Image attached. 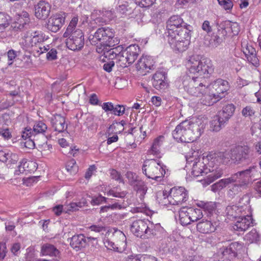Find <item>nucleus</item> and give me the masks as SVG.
Wrapping results in <instances>:
<instances>
[{"label":"nucleus","instance_id":"8fccbe9b","mask_svg":"<svg viewBox=\"0 0 261 261\" xmlns=\"http://www.w3.org/2000/svg\"><path fill=\"white\" fill-rule=\"evenodd\" d=\"M66 168L71 174H74L78 171V166L73 159L70 160L67 163Z\"/></svg>","mask_w":261,"mask_h":261},{"label":"nucleus","instance_id":"e2e57ef3","mask_svg":"<svg viewBox=\"0 0 261 261\" xmlns=\"http://www.w3.org/2000/svg\"><path fill=\"white\" fill-rule=\"evenodd\" d=\"M219 4L225 10H229L232 8L233 3L230 0H217Z\"/></svg>","mask_w":261,"mask_h":261},{"label":"nucleus","instance_id":"f8f14e48","mask_svg":"<svg viewBox=\"0 0 261 261\" xmlns=\"http://www.w3.org/2000/svg\"><path fill=\"white\" fill-rule=\"evenodd\" d=\"M217 29L219 35L225 37L227 35H237L240 32V27L236 22H231L229 20H226L217 23Z\"/></svg>","mask_w":261,"mask_h":261},{"label":"nucleus","instance_id":"72a5a7b5","mask_svg":"<svg viewBox=\"0 0 261 261\" xmlns=\"http://www.w3.org/2000/svg\"><path fill=\"white\" fill-rule=\"evenodd\" d=\"M235 109L236 108L233 105L229 104L224 106L222 110L219 111L218 114L228 122L230 118L233 115Z\"/></svg>","mask_w":261,"mask_h":261},{"label":"nucleus","instance_id":"aec40b11","mask_svg":"<svg viewBox=\"0 0 261 261\" xmlns=\"http://www.w3.org/2000/svg\"><path fill=\"white\" fill-rule=\"evenodd\" d=\"M241 248V244L236 242H233L228 247L224 249L222 252V254L224 258L231 260L237 256L238 251Z\"/></svg>","mask_w":261,"mask_h":261},{"label":"nucleus","instance_id":"5701e85b","mask_svg":"<svg viewBox=\"0 0 261 261\" xmlns=\"http://www.w3.org/2000/svg\"><path fill=\"white\" fill-rule=\"evenodd\" d=\"M192 30V26H188V28H181L180 30L174 32H170L168 33V41L170 44V41L171 38L174 40L175 43H178L179 41H181L182 40L185 39V32L188 34V35H191V32Z\"/></svg>","mask_w":261,"mask_h":261},{"label":"nucleus","instance_id":"f03ea898","mask_svg":"<svg viewBox=\"0 0 261 261\" xmlns=\"http://www.w3.org/2000/svg\"><path fill=\"white\" fill-rule=\"evenodd\" d=\"M257 170L255 166L250 167L246 170L239 171L232 174L228 178H233L231 184H233L229 186L227 192L228 196L232 198L245 189H246L250 183L256 179Z\"/></svg>","mask_w":261,"mask_h":261},{"label":"nucleus","instance_id":"393cba45","mask_svg":"<svg viewBox=\"0 0 261 261\" xmlns=\"http://www.w3.org/2000/svg\"><path fill=\"white\" fill-rule=\"evenodd\" d=\"M70 245L76 251H79L87 246V240L83 234H76L70 239Z\"/></svg>","mask_w":261,"mask_h":261},{"label":"nucleus","instance_id":"9d476101","mask_svg":"<svg viewBox=\"0 0 261 261\" xmlns=\"http://www.w3.org/2000/svg\"><path fill=\"white\" fill-rule=\"evenodd\" d=\"M164 194V205H180L188 199V192L184 187H173L170 189V193L166 197Z\"/></svg>","mask_w":261,"mask_h":261},{"label":"nucleus","instance_id":"5fc2aeb1","mask_svg":"<svg viewBox=\"0 0 261 261\" xmlns=\"http://www.w3.org/2000/svg\"><path fill=\"white\" fill-rule=\"evenodd\" d=\"M201 102L206 106L213 105L220 99H217L216 97H214L212 93L211 94L205 95L201 99Z\"/></svg>","mask_w":261,"mask_h":261},{"label":"nucleus","instance_id":"de8ad7c7","mask_svg":"<svg viewBox=\"0 0 261 261\" xmlns=\"http://www.w3.org/2000/svg\"><path fill=\"white\" fill-rule=\"evenodd\" d=\"M18 60L21 61L19 64L22 67L29 66L31 62L30 55L25 54L22 55V54L20 52L17 54V61Z\"/></svg>","mask_w":261,"mask_h":261},{"label":"nucleus","instance_id":"6e6d98bb","mask_svg":"<svg viewBox=\"0 0 261 261\" xmlns=\"http://www.w3.org/2000/svg\"><path fill=\"white\" fill-rule=\"evenodd\" d=\"M255 113L254 109L251 106H247L242 110V115L245 117L251 118L254 115Z\"/></svg>","mask_w":261,"mask_h":261},{"label":"nucleus","instance_id":"4468645a","mask_svg":"<svg viewBox=\"0 0 261 261\" xmlns=\"http://www.w3.org/2000/svg\"><path fill=\"white\" fill-rule=\"evenodd\" d=\"M211 86L213 97H216L217 99H220L224 97V93L229 88L228 82L221 79L216 80L211 84Z\"/></svg>","mask_w":261,"mask_h":261},{"label":"nucleus","instance_id":"c9c22d12","mask_svg":"<svg viewBox=\"0 0 261 261\" xmlns=\"http://www.w3.org/2000/svg\"><path fill=\"white\" fill-rule=\"evenodd\" d=\"M132 187L134 191L140 194V197L141 199L144 198L148 190L146 184L141 179Z\"/></svg>","mask_w":261,"mask_h":261},{"label":"nucleus","instance_id":"dca6fc26","mask_svg":"<svg viewBox=\"0 0 261 261\" xmlns=\"http://www.w3.org/2000/svg\"><path fill=\"white\" fill-rule=\"evenodd\" d=\"M149 221L144 220H137L134 221L130 225V230L137 237L144 239L145 233L148 228Z\"/></svg>","mask_w":261,"mask_h":261},{"label":"nucleus","instance_id":"20e7f679","mask_svg":"<svg viewBox=\"0 0 261 261\" xmlns=\"http://www.w3.org/2000/svg\"><path fill=\"white\" fill-rule=\"evenodd\" d=\"M77 22L78 17H73L63 35L64 37H68L66 42L67 47L74 51L81 49L85 43L83 32L80 29H75Z\"/></svg>","mask_w":261,"mask_h":261},{"label":"nucleus","instance_id":"412c9836","mask_svg":"<svg viewBox=\"0 0 261 261\" xmlns=\"http://www.w3.org/2000/svg\"><path fill=\"white\" fill-rule=\"evenodd\" d=\"M163 233H164V230L160 224H153L149 221L148 228H147L145 233L146 235L144 237V239H150L153 237L160 238H161V235Z\"/></svg>","mask_w":261,"mask_h":261},{"label":"nucleus","instance_id":"0eeeda50","mask_svg":"<svg viewBox=\"0 0 261 261\" xmlns=\"http://www.w3.org/2000/svg\"><path fill=\"white\" fill-rule=\"evenodd\" d=\"M165 167L155 160H148L144 163L142 171L148 178L159 181L166 174Z\"/></svg>","mask_w":261,"mask_h":261},{"label":"nucleus","instance_id":"bf43d9fd","mask_svg":"<svg viewBox=\"0 0 261 261\" xmlns=\"http://www.w3.org/2000/svg\"><path fill=\"white\" fill-rule=\"evenodd\" d=\"M33 132L32 131L31 128L25 127L21 133V138L19 140L20 141H25L28 139H31L32 137V134Z\"/></svg>","mask_w":261,"mask_h":261},{"label":"nucleus","instance_id":"09e8293b","mask_svg":"<svg viewBox=\"0 0 261 261\" xmlns=\"http://www.w3.org/2000/svg\"><path fill=\"white\" fill-rule=\"evenodd\" d=\"M126 177L128 180V184L132 187L134 186L141 178L135 173L128 171L126 174Z\"/></svg>","mask_w":261,"mask_h":261},{"label":"nucleus","instance_id":"864d4df0","mask_svg":"<svg viewBox=\"0 0 261 261\" xmlns=\"http://www.w3.org/2000/svg\"><path fill=\"white\" fill-rule=\"evenodd\" d=\"M119 48V46L110 48L109 50L104 53V57L110 60L115 59L116 60L117 55L119 54V52H120Z\"/></svg>","mask_w":261,"mask_h":261},{"label":"nucleus","instance_id":"4c0bfd02","mask_svg":"<svg viewBox=\"0 0 261 261\" xmlns=\"http://www.w3.org/2000/svg\"><path fill=\"white\" fill-rule=\"evenodd\" d=\"M187 210L192 222L197 221L203 217L202 210L200 208L188 207Z\"/></svg>","mask_w":261,"mask_h":261},{"label":"nucleus","instance_id":"a878e982","mask_svg":"<svg viewBox=\"0 0 261 261\" xmlns=\"http://www.w3.org/2000/svg\"><path fill=\"white\" fill-rule=\"evenodd\" d=\"M226 213L229 219L235 218L237 219L242 215H246L245 210L239 207L238 205H228L225 210Z\"/></svg>","mask_w":261,"mask_h":261},{"label":"nucleus","instance_id":"cd10ccee","mask_svg":"<svg viewBox=\"0 0 261 261\" xmlns=\"http://www.w3.org/2000/svg\"><path fill=\"white\" fill-rule=\"evenodd\" d=\"M127 56L129 63L133 64L137 58L140 53V47L138 45L132 44L122 50Z\"/></svg>","mask_w":261,"mask_h":261},{"label":"nucleus","instance_id":"58836bf2","mask_svg":"<svg viewBox=\"0 0 261 261\" xmlns=\"http://www.w3.org/2000/svg\"><path fill=\"white\" fill-rule=\"evenodd\" d=\"M233 180V178H224L220 179L219 181L215 183L211 186V190L214 192H216L227 186L231 184V181Z\"/></svg>","mask_w":261,"mask_h":261},{"label":"nucleus","instance_id":"b1692460","mask_svg":"<svg viewBox=\"0 0 261 261\" xmlns=\"http://www.w3.org/2000/svg\"><path fill=\"white\" fill-rule=\"evenodd\" d=\"M51 123L54 130L59 133L64 132L67 128L64 117L59 114L54 115L51 117Z\"/></svg>","mask_w":261,"mask_h":261},{"label":"nucleus","instance_id":"f257e3e1","mask_svg":"<svg viewBox=\"0 0 261 261\" xmlns=\"http://www.w3.org/2000/svg\"><path fill=\"white\" fill-rule=\"evenodd\" d=\"M229 156L226 151L211 152L206 156L195 158L194 161L188 160V163H192L191 174L193 176L207 175L204 181L209 185L222 176L223 171L219 165L228 164Z\"/></svg>","mask_w":261,"mask_h":261},{"label":"nucleus","instance_id":"423d86ee","mask_svg":"<svg viewBox=\"0 0 261 261\" xmlns=\"http://www.w3.org/2000/svg\"><path fill=\"white\" fill-rule=\"evenodd\" d=\"M182 84L185 90L188 93L196 97L203 95L206 88L208 86L206 84V81H202V77L190 75L184 77Z\"/></svg>","mask_w":261,"mask_h":261},{"label":"nucleus","instance_id":"79ce46f5","mask_svg":"<svg viewBox=\"0 0 261 261\" xmlns=\"http://www.w3.org/2000/svg\"><path fill=\"white\" fill-rule=\"evenodd\" d=\"M163 139V137L160 136L156 138L152 144L151 148L148 151V153L152 154L154 155H158L160 153V148L162 145V139Z\"/></svg>","mask_w":261,"mask_h":261},{"label":"nucleus","instance_id":"680f3d73","mask_svg":"<svg viewBox=\"0 0 261 261\" xmlns=\"http://www.w3.org/2000/svg\"><path fill=\"white\" fill-rule=\"evenodd\" d=\"M8 25L9 22L6 16L0 13V32H3Z\"/></svg>","mask_w":261,"mask_h":261},{"label":"nucleus","instance_id":"6ab92c4d","mask_svg":"<svg viewBox=\"0 0 261 261\" xmlns=\"http://www.w3.org/2000/svg\"><path fill=\"white\" fill-rule=\"evenodd\" d=\"M50 5L44 1H40L35 7V16L40 19H45L46 18L50 13Z\"/></svg>","mask_w":261,"mask_h":261},{"label":"nucleus","instance_id":"4d7b16f0","mask_svg":"<svg viewBox=\"0 0 261 261\" xmlns=\"http://www.w3.org/2000/svg\"><path fill=\"white\" fill-rule=\"evenodd\" d=\"M247 239L251 243L257 242L259 240V235L256 229H252L247 235Z\"/></svg>","mask_w":261,"mask_h":261},{"label":"nucleus","instance_id":"7ed1b4c3","mask_svg":"<svg viewBox=\"0 0 261 261\" xmlns=\"http://www.w3.org/2000/svg\"><path fill=\"white\" fill-rule=\"evenodd\" d=\"M172 136L177 142L189 143L201 136V129L197 123L186 120L176 126Z\"/></svg>","mask_w":261,"mask_h":261},{"label":"nucleus","instance_id":"774afa93","mask_svg":"<svg viewBox=\"0 0 261 261\" xmlns=\"http://www.w3.org/2000/svg\"><path fill=\"white\" fill-rule=\"evenodd\" d=\"M110 174L112 179L118 181L119 182H122L123 181V179L120 173L115 169H112Z\"/></svg>","mask_w":261,"mask_h":261},{"label":"nucleus","instance_id":"603ef678","mask_svg":"<svg viewBox=\"0 0 261 261\" xmlns=\"http://www.w3.org/2000/svg\"><path fill=\"white\" fill-rule=\"evenodd\" d=\"M19 144L20 148L24 151H25L27 149H34L35 146V142L32 139H28L25 141H22V140L19 142Z\"/></svg>","mask_w":261,"mask_h":261},{"label":"nucleus","instance_id":"052dcab7","mask_svg":"<svg viewBox=\"0 0 261 261\" xmlns=\"http://www.w3.org/2000/svg\"><path fill=\"white\" fill-rule=\"evenodd\" d=\"M223 36L221 34L219 35L218 32V34L214 35L211 40L210 43L213 46L217 47L223 41Z\"/></svg>","mask_w":261,"mask_h":261},{"label":"nucleus","instance_id":"6e6552de","mask_svg":"<svg viewBox=\"0 0 261 261\" xmlns=\"http://www.w3.org/2000/svg\"><path fill=\"white\" fill-rule=\"evenodd\" d=\"M228 152L232 161L236 164H241L250 162L251 159V152L247 145H238L232 148Z\"/></svg>","mask_w":261,"mask_h":261},{"label":"nucleus","instance_id":"338daca9","mask_svg":"<svg viewBox=\"0 0 261 261\" xmlns=\"http://www.w3.org/2000/svg\"><path fill=\"white\" fill-rule=\"evenodd\" d=\"M156 0H135L136 4H138L142 7H149L152 6Z\"/></svg>","mask_w":261,"mask_h":261},{"label":"nucleus","instance_id":"2f4dec72","mask_svg":"<svg viewBox=\"0 0 261 261\" xmlns=\"http://www.w3.org/2000/svg\"><path fill=\"white\" fill-rule=\"evenodd\" d=\"M163 253L167 256L168 257L172 256L178 257L180 252L179 250L175 246V244L166 245L163 246L160 250Z\"/></svg>","mask_w":261,"mask_h":261},{"label":"nucleus","instance_id":"1a4fd4ad","mask_svg":"<svg viewBox=\"0 0 261 261\" xmlns=\"http://www.w3.org/2000/svg\"><path fill=\"white\" fill-rule=\"evenodd\" d=\"M114 37V34L112 29L104 27L98 29L94 35H90L89 39L92 45L102 43L109 45H115Z\"/></svg>","mask_w":261,"mask_h":261},{"label":"nucleus","instance_id":"37998d69","mask_svg":"<svg viewBox=\"0 0 261 261\" xmlns=\"http://www.w3.org/2000/svg\"><path fill=\"white\" fill-rule=\"evenodd\" d=\"M152 85L156 89L164 91L168 87L169 84L167 80H153Z\"/></svg>","mask_w":261,"mask_h":261},{"label":"nucleus","instance_id":"3c124183","mask_svg":"<svg viewBox=\"0 0 261 261\" xmlns=\"http://www.w3.org/2000/svg\"><path fill=\"white\" fill-rule=\"evenodd\" d=\"M47 128V125L42 121L37 122L33 127V133H44Z\"/></svg>","mask_w":261,"mask_h":261},{"label":"nucleus","instance_id":"ddd939ff","mask_svg":"<svg viewBox=\"0 0 261 261\" xmlns=\"http://www.w3.org/2000/svg\"><path fill=\"white\" fill-rule=\"evenodd\" d=\"M154 63L152 58L148 56H142L136 64V67L139 74L146 75L150 70L154 69Z\"/></svg>","mask_w":261,"mask_h":261},{"label":"nucleus","instance_id":"69168bd1","mask_svg":"<svg viewBox=\"0 0 261 261\" xmlns=\"http://www.w3.org/2000/svg\"><path fill=\"white\" fill-rule=\"evenodd\" d=\"M125 112V108L123 105H117L115 107L114 106V109L112 111V114L117 116L122 115Z\"/></svg>","mask_w":261,"mask_h":261},{"label":"nucleus","instance_id":"7c9ffc66","mask_svg":"<svg viewBox=\"0 0 261 261\" xmlns=\"http://www.w3.org/2000/svg\"><path fill=\"white\" fill-rule=\"evenodd\" d=\"M30 21L29 13L25 11L17 12V29L25 28Z\"/></svg>","mask_w":261,"mask_h":261},{"label":"nucleus","instance_id":"0e129e2a","mask_svg":"<svg viewBox=\"0 0 261 261\" xmlns=\"http://www.w3.org/2000/svg\"><path fill=\"white\" fill-rule=\"evenodd\" d=\"M94 119L92 116L87 117L85 124L89 129L95 130L97 129V125L94 123Z\"/></svg>","mask_w":261,"mask_h":261},{"label":"nucleus","instance_id":"c85d7f7f","mask_svg":"<svg viewBox=\"0 0 261 261\" xmlns=\"http://www.w3.org/2000/svg\"><path fill=\"white\" fill-rule=\"evenodd\" d=\"M227 123L223 118L218 114L214 116L210 121L211 130L218 132L220 131Z\"/></svg>","mask_w":261,"mask_h":261},{"label":"nucleus","instance_id":"c756f323","mask_svg":"<svg viewBox=\"0 0 261 261\" xmlns=\"http://www.w3.org/2000/svg\"><path fill=\"white\" fill-rule=\"evenodd\" d=\"M41 253L44 256L58 257L60 251L53 245L45 244L41 247Z\"/></svg>","mask_w":261,"mask_h":261},{"label":"nucleus","instance_id":"f704fd0d","mask_svg":"<svg viewBox=\"0 0 261 261\" xmlns=\"http://www.w3.org/2000/svg\"><path fill=\"white\" fill-rule=\"evenodd\" d=\"M32 47L37 46L42 43L47 39L45 35L40 31H34L32 32Z\"/></svg>","mask_w":261,"mask_h":261},{"label":"nucleus","instance_id":"ea45409f","mask_svg":"<svg viewBox=\"0 0 261 261\" xmlns=\"http://www.w3.org/2000/svg\"><path fill=\"white\" fill-rule=\"evenodd\" d=\"M187 210L188 207H183L179 211V221L182 225H188L192 222Z\"/></svg>","mask_w":261,"mask_h":261},{"label":"nucleus","instance_id":"9b49d317","mask_svg":"<svg viewBox=\"0 0 261 261\" xmlns=\"http://www.w3.org/2000/svg\"><path fill=\"white\" fill-rule=\"evenodd\" d=\"M116 242L107 241L105 243L106 247L110 250L118 252H122L126 247V238L121 231H116L113 234Z\"/></svg>","mask_w":261,"mask_h":261},{"label":"nucleus","instance_id":"4be33fe9","mask_svg":"<svg viewBox=\"0 0 261 261\" xmlns=\"http://www.w3.org/2000/svg\"><path fill=\"white\" fill-rule=\"evenodd\" d=\"M185 33V39L178 43H175L174 40H172L173 38H171L170 41V45L174 50L182 52L188 49L190 43L191 35H188L186 32Z\"/></svg>","mask_w":261,"mask_h":261},{"label":"nucleus","instance_id":"473e14b6","mask_svg":"<svg viewBox=\"0 0 261 261\" xmlns=\"http://www.w3.org/2000/svg\"><path fill=\"white\" fill-rule=\"evenodd\" d=\"M197 205L207 213V216L210 217L215 212L216 208V203L214 202H204L200 201L197 203Z\"/></svg>","mask_w":261,"mask_h":261},{"label":"nucleus","instance_id":"39448f33","mask_svg":"<svg viewBox=\"0 0 261 261\" xmlns=\"http://www.w3.org/2000/svg\"><path fill=\"white\" fill-rule=\"evenodd\" d=\"M187 66L190 74H196L195 77H202L203 81H204V79L207 78L214 71L212 61L207 58L198 60H196L194 57H191L188 60Z\"/></svg>","mask_w":261,"mask_h":261},{"label":"nucleus","instance_id":"c03bdc74","mask_svg":"<svg viewBox=\"0 0 261 261\" xmlns=\"http://www.w3.org/2000/svg\"><path fill=\"white\" fill-rule=\"evenodd\" d=\"M34 164L33 162H28L26 159H23L19 162V165L17 167L18 170L20 173H23L24 172H30L32 170L30 169V166Z\"/></svg>","mask_w":261,"mask_h":261},{"label":"nucleus","instance_id":"a18cd8bd","mask_svg":"<svg viewBox=\"0 0 261 261\" xmlns=\"http://www.w3.org/2000/svg\"><path fill=\"white\" fill-rule=\"evenodd\" d=\"M250 196L247 194H245L243 195L242 198H240V199L239 201L238 205L239 206V207L245 209V212L246 211H248L250 207Z\"/></svg>","mask_w":261,"mask_h":261},{"label":"nucleus","instance_id":"f3484780","mask_svg":"<svg viewBox=\"0 0 261 261\" xmlns=\"http://www.w3.org/2000/svg\"><path fill=\"white\" fill-rule=\"evenodd\" d=\"M189 24L185 23L182 19L178 15H173L170 17L167 22L168 33L177 31L181 28H188Z\"/></svg>","mask_w":261,"mask_h":261},{"label":"nucleus","instance_id":"49530a36","mask_svg":"<svg viewBox=\"0 0 261 261\" xmlns=\"http://www.w3.org/2000/svg\"><path fill=\"white\" fill-rule=\"evenodd\" d=\"M87 202L85 199H83L82 201L79 202H72L69 205H66V210L67 213L69 212H74L78 210L79 208L82 207L83 206L86 205Z\"/></svg>","mask_w":261,"mask_h":261},{"label":"nucleus","instance_id":"bb28decb","mask_svg":"<svg viewBox=\"0 0 261 261\" xmlns=\"http://www.w3.org/2000/svg\"><path fill=\"white\" fill-rule=\"evenodd\" d=\"M197 230L203 233H209L215 231V226L210 220H202L197 224Z\"/></svg>","mask_w":261,"mask_h":261},{"label":"nucleus","instance_id":"a211bd4d","mask_svg":"<svg viewBox=\"0 0 261 261\" xmlns=\"http://www.w3.org/2000/svg\"><path fill=\"white\" fill-rule=\"evenodd\" d=\"M236 219L235 224L233 225V229L239 231L246 230L252 223V219L248 215H242Z\"/></svg>","mask_w":261,"mask_h":261},{"label":"nucleus","instance_id":"2eb2a0df","mask_svg":"<svg viewBox=\"0 0 261 261\" xmlns=\"http://www.w3.org/2000/svg\"><path fill=\"white\" fill-rule=\"evenodd\" d=\"M65 13H57L51 16L46 24L47 29L53 32H58L65 22Z\"/></svg>","mask_w":261,"mask_h":261},{"label":"nucleus","instance_id":"13d9d810","mask_svg":"<svg viewBox=\"0 0 261 261\" xmlns=\"http://www.w3.org/2000/svg\"><path fill=\"white\" fill-rule=\"evenodd\" d=\"M107 195L112 196L115 197L124 198L126 195V192L124 191L119 192L117 191V188H113L107 192Z\"/></svg>","mask_w":261,"mask_h":261},{"label":"nucleus","instance_id":"e433bc0d","mask_svg":"<svg viewBox=\"0 0 261 261\" xmlns=\"http://www.w3.org/2000/svg\"><path fill=\"white\" fill-rule=\"evenodd\" d=\"M115 63L117 66L121 68H125L132 64L129 63L128 59L127 60V56L122 50L119 52V54H118L115 61Z\"/></svg>","mask_w":261,"mask_h":261},{"label":"nucleus","instance_id":"a19ab883","mask_svg":"<svg viewBox=\"0 0 261 261\" xmlns=\"http://www.w3.org/2000/svg\"><path fill=\"white\" fill-rule=\"evenodd\" d=\"M32 33L26 32L21 34V38L19 40V44L24 48H28L32 47Z\"/></svg>","mask_w":261,"mask_h":261}]
</instances>
